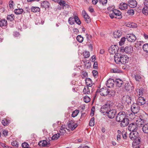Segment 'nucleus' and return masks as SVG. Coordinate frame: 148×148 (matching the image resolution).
Masks as SVG:
<instances>
[{"label": "nucleus", "instance_id": "f257e3e1", "mask_svg": "<svg viewBox=\"0 0 148 148\" xmlns=\"http://www.w3.org/2000/svg\"><path fill=\"white\" fill-rule=\"evenodd\" d=\"M139 134L137 131L131 132L130 134L129 137L131 139L134 140L132 143L133 146L139 145L140 143V139L139 137Z\"/></svg>", "mask_w": 148, "mask_h": 148}, {"label": "nucleus", "instance_id": "f03ea898", "mask_svg": "<svg viewBox=\"0 0 148 148\" xmlns=\"http://www.w3.org/2000/svg\"><path fill=\"white\" fill-rule=\"evenodd\" d=\"M126 113L123 111H121L118 113L116 116V120L118 122H120L121 120H123L126 118Z\"/></svg>", "mask_w": 148, "mask_h": 148}, {"label": "nucleus", "instance_id": "7ed1b4c3", "mask_svg": "<svg viewBox=\"0 0 148 148\" xmlns=\"http://www.w3.org/2000/svg\"><path fill=\"white\" fill-rule=\"evenodd\" d=\"M143 123V121L142 120L140 122H138V125H140V126H139L140 127L143 126L142 130L143 132L145 133L148 134V123H145L143 126V124L142 123Z\"/></svg>", "mask_w": 148, "mask_h": 148}, {"label": "nucleus", "instance_id": "20e7f679", "mask_svg": "<svg viewBox=\"0 0 148 148\" xmlns=\"http://www.w3.org/2000/svg\"><path fill=\"white\" fill-rule=\"evenodd\" d=\"M131 109L132 111L134 114H136L139 111L140 107L137 104L133 103L131 106Z\"/></svg>", "mask_w": 148, "mask_h": 148}, {"label": "nucleus", "instance_id": "39448f33", "mask_svg": "<svg viewBox=\"0 0 148 148\" xmlns=\"http://www.w3.org/2000/svg\"><path fill=\"white\" fill-rule=\"evenodd\" d=\"M69 128L73 130L77 126V125L74 122L71 120H69L68 123Z\"/></svg>", "mask_w": 148, "mask_h": 148}, {"label": "nucleus", "instance_id": "423d86ee", "mask_svg": "<svg viewBox=\"0 0 148 148\" xmlns=\"http://www.w3.org/2000/svg\"><path fill=\"white\" fill-rule=\"evenodd\" d=\"M138 128V126L136 124L133 123L130 124L128 127V130L132 132L136 131Z\"/></svg>", "mask_w": 148, "mask_h": 148}, {"label": "nucleus", "instance_id": "0eeeda50", "mask_svg": "<svg viewBox=\"0 0 148 148\" xmlns=\"http://www.w3.org/2000/svg\"><path fill=\"white\" fill-rule=\"evenodd\" d=\"M110 110V106L109 104H105L103 105L101 108L100 112L104 114L107 113L108 111Z\"/></svg>", "mask_w": 148, "mask_h": 148}, {"label": "nucleus", "instance_id": "6e6552de", "mask_svg": "<svg viewBox=\"0 0 148 148\" xmlns=\"http://www.w3.org/2000/svg\"><path fill=\"white\" fill-rule=\"evenodd\" d=\"M118 48L115 45H112L108 49L109 52L111 54L116 53L118 51Z\"/></svg>", "mask_w": 148, "mask_h": 148}, {"label": "nucleus", "instance_id": "1a4fd4ad", "mask_svg": "<svg viewBox=\"0 0 148 148\" xmlns=\"http://www.w3.org/2000/svg\"><path fill=\"white\" fill-rule=\"evenodd\" d=\"M100 95L104 96H107L109 95L110 92L108 91V89L106 87H104L101 89L99 92Z\"/></svg>", "mask_w": 148, "mask_h": 148}, {"label": "nucleus", "instance_id": "9d476101", "mask_svg": "<svg viewBox=\"0 0 148 148\" xmlns=\"http://www.w3.org/2000/svg\"><path fill=\"white\" fill-rule=\"evenodd\" d=\"M116 112V110L114 109L110 110L107 113L108 117L110 119H113L114 118L115 116Z\"/></svg>", "mask_w": 148, "mask_h": 148}, {"label": "nucleus", "instance_id": "9b49d317", "mask_svg": "<svg viewBox=\"0 0 148 148\" xmlns=\"http://www.w3.org/2000/svg\"><path fill=\"white\" fill-rule=\"evenodd\" d=\"M127 38L129 41L131 42L134 41L136 39V36L133 34H127Z\"/></svg>", "mask_w": 148, "mask_h": 148}, {"label": "nucleus", "instance_id": "f8f14e48", "mask_svg": "<svg viewBox=\"0 0 148 148\" xmlns=\"http://www.w3.org/2000/svg\"><path fill=\"white\" fill-rule=\"evenodd\" d=\"M145 99L142 97H139L136 100V103L138 105L141 106L145 103Z\"/></svg>", "mask_w": 148, "mask_h": 148}, {"label": "nucleus", "instance_id": "ddd939ff", "mask_svg": "<svg viewBox=\"0 0 148 148\" xmlns=\"http://www.w3.org/2000/svg\"><path fill=\"white\" fill-rule=\"evenodd\" d=\"M120 122V126L122 127H124L127 126L129 124V120L128 119L126 118L123 120H121Z\"/></svg>", "mask_w": 148, "mask_h": 148}, {"label": "nucleus", "instance_id": "4468645a", "mask_svg": "<svg viewBox=\"0 0 148 148\" xmlns=\"http://www.w3.org/2000/svg\"><path fill=\"white\" fill-rule=\"evenodd\" d=\"M128 6L131 8H134L137 5V1L135 0H130L128 2Z\"/></svg>", "mask_w": 148, "mask_h": 148}, {"label": "nucleus", "instance_id": "2eb2a0df", "mask_svg": "<svg viewBox=\"0 0 148 148\" xmlns=\"http://www.w3.org/2000/svg\"><path fill=\"white\" fill-rule=\"evenodd\" d=\"M121 59V63L122 64L127 63L129 60V58L126 55H122Z\"/></svg>", "mask_w": 148, "mask_h": 148}, {"label": "nucleus", "instance_id": "dca6fc26", "mask_svg": "<svg viewBox=\"0 0 148 148\" xmlns=\"http://www.w3.org/2000/svg\"><path fill=\"white\" fill-rule=\"evenodd\" d=\"M82 14L84 15V19L87 23H88L90 21V19L86 12L84 10L82 11Z\"/></svg>", "mask_w": 148, "mask_h": 148}, {"label": "nucleus", "instance_id": "f3484780", "mask_svg": "<svg viewBox=\"0 0 148 148\" xmlns=\"http://www.w3.org/2000/svg\"><path fill=\"white\" fill-rule=\"evenodd\" d=\"M114 80L112 79H109L107 81L106 85L109 88L112 87L114 86Z\"/></svg>", "mask_w": 148, "mask_h": 148}, {"label": "nucleus", "instance_id": "a211bd4d", "mask_svg": "<svg viewBox=\"0 0 148 148\" xmlns=\"http://www.w3.org/2000/svg\"><path fill=\"white\" fill-rule=\"evenodd\" d=\"M38 145L42 147H48L50 145L49 143H48L46 140H43L40 141L38 143Z\"/></svg>", "mask_w": 148, "mask_h": 148}, {"label": "nucleus", "instance_id": "6ab92c4d", "mask_svg": "<svg viewBox=\"0 0 148 148\" xmlns=\"http://www.w3.org/2000/svg\"><path fill=\"white\" fill-rule=\"evenodd\" d=\"M128 4L125 3H121L119 5V8L121 10H124L127 8Z\"/></svg>", "mask_w": 148, "mask_h": 148}, {"label": "nucleus", "instance_id": "aec40b11", "mask_svg": "<svg viewBox=\"0 0 148 148\" xmlns=\"http://www.w3.org/2000/svg\"><path fill=\"white\" fill-rule=\"evenodd\" d=\"M133 50V47L130 45L126 46L124 49V51L127 53H132Z\"/></svg>", "mask_w": 148, "mask_h": 148}, {"label": "nucleus", "instance_id": "412c9836", "mask_svg": "<svg viewBox=\"0 0 148 148\" xmlns=\"http://www.w3.org/2000/svg\"><path fill=\"white\" fill-rule=\"evenodd\" d=\"M7 22L6 20H1L0 21V27L2 28H5L7 26Z\"/></svg>", "mask_w": 148, "mask_h": 148}, {"label": "nucleus", "instance_id": "4be33fe9", "mask_svg": "<svg viewBox=\"0 0 148 148\" xmlns=\"http://www.w3.org/2000/svg\"><path fill=\"white\" fill-rule=\"evenodd\" d=\"M115 82L116 86L119 87H121L123 84V81L120 79H116Z\"/></svg>", "mask_w": 148, "mask_h": 148}, {"label": "nucleus", "instance_id": "5701e85b", "mask_svg": "<svg viewBox=\"0 0 148 148\" xmlns=\"http://www.w3.org/2000/svg\"><path fill=\"white\" fill-rule=\"evenodd\" d=\"M114 13L115 14V18L118 19L121 18L122 17L121 13L120 11L116 10H115Z\"/></svg>", "mask_w": 148, "mask_h": 148}, {"label": "nucleus", "instance_id": "b1692460", "mask_svg": "<svg viewBox=\"0 0 148 148\" xmlns=\"http://www.w3.org/2000/svg\"><path fill=\"white\" fill-rule=\"evenodd\" d=\"M125 88L126 90L129 91L133 90L134 87L132 86H131L129 84H125Z\"/></svg>", "mask_w": 148, "mask_h": 148}, {"label": "nucleus", "instance_id": "393cba45", "mask_svg": "<svg viewBox=\"0 0 148 148\" xmlns=\"http://www.w3.org/2000/svg\"><path fill=\"white\" fill-rule=\"evenodd\" d=\"M58 4L61 6V8L64 9V7L66 6L67 4L66 3V2L62 0H58Z\"/></svg>", "mask_w": 148, "mask_h": 148}, {"label": "nucleus", "instance_id": "a878e982", "mask_svg": "<svg viewBox=\"0 0 148 148\" xmlns=\"http://www.w3.org/2000/svg\"><path fill=\"white\" fill-rule=\"evenodd\" d=\"M65 125H62L60 127V135H63L66 133V129L65 128Z\"/></svg>", "mask_w": 148, "mask_h": 148}, {"label": "nucleus", "instance_id": "bb28decb", "mask_svg": "<svg viewBox=\"0 0 148 148\" xmlns=\"http://www.w3.org/2000/svg\"><path fill=\"white\" fill-rule=\"evenodd\" d=\"M123 100H125V101L128 103H130L132 99L131 97L127 95L123 97Z\"/></svg>", "mask_w": 148, "mask_h": 148}, {"label": "nucleus", "instance_id": "cd10ccee", "mask_svg": "<svg viewBox=\"0 0 148 148\" xmlns=\"http://www.w3.org/2000/svg\"><path fill=\"white\" fill-rule=\"evenodd\" d=\"M92 82L91 79L89 78H87L86 79V83L87 87H91L92 85Z\"/></svg>", "mask_w": 148, "mask_h": 148}, {"label": "nucleus", "instance_id": "c85d7f7f", "mask_svg": "<svg viewBox=\"0 0 148 148\" xmlns=\"http://www.w3.org/2000/svg\"><path fill=\"white\" fill-rule=\"evenodd\" d=\"M137 92V96L139 97L142 96L143 93V90L142 89H137L136 90Z\"/></svg>", "mask_w": 148, "mask_h": 148}, {"label": "nucleus", "instance_id": "c756f323", "mask_svg": "<svg viewBox=\"0 0 148 148\" xmlns=\"http://www.w3.org/2000/svg\"><path fill=\"white\" fill-rule=\"evenodd\" d=\"M49 3L48 1H45L42 2L41 3V6L43 8H45V9L46 8H49Z\"/></svg>", "mask_w": 148, "mask_h": 148}, {"label": "nucleus", "instance_id": "7c9ffc66", "mask_svg": "<svg viewBox=\"0 0 148 148\" xmlns=\"http://www.w3.org/2000/svg\"><path fill=\"white\" fill-rule=\"evenodd\" d=\"M121 35L120 31H115L113 33V36L115 38H119Z\"/></svg>", "mask_w": 148, "mask_h": 148}, {"label": "nucleus", "instance_id": "2f4dec72", "mask_svg": "<svg viewBox=\"0 0 148 148\" xmlns=\"http://www.w3.org/2000/svg\"><path fill=\"white\" fill-rule=\"evenodd\" d=\"M126 26L128 27L133 28H135L137 27V25L136 24L133 23H128L127 24Z\"/></svg>", "mask_w": 148, "mask_h": 148}, {"label": "nucleus", "instance_id": "473e14b6", "mask_svg": "<svg viewBox=\"0 0 148 148\" xmlns=\"http://www.w3.org/2000/svg\"><path fill=\"white\" fill-rule=\"evenodd\" d=\"M23 11V10L22 9H16L14 10L15 13L17 15L21 14Z\"/></svg>", "mask_w": 148, "mask_h": 148}, {"label": "nucleus", "instance_id": "72a5a7b5", "mask_svg": "<svg viewBox=\"0 0 148 148\" xmlns=\"http://www.w3.org/2000/svg\"><path fill=\"white\" fill-rule=\"evenodd\" d=\"M83 92L85 94H88L90 92V89L88 87H85L83 89Z\"/></svg>", "mask_w": 148, "mask_h": 148}, {"label": "nucleus", "instance_id": "f704fd0d", "mask_svg": "<svg viewBox=\"0 0 148 148\" xmlns=\"http://www.w3.org/2000/svg\"><path fill=\"white\" fill-rule=\"evenodd\" d=\"M31 9L32 11L34 12H39L40 11V8L38 7H32L31 8Z\"/></svg>", "mask_w": 148, "mask_h": 148}, {"label": "nucleus", "instance_id": "c9c22d12", "mask_svg": "<svg viewBox=\"0 0 148 148\" xmlns=\"http://www.w3.org/2000/svg\"><path fill=\"white\" fill-rule=\"evenodd\" d=\"M1 123L3 125L5 126L10 123V121L5 119L2 120Z\"/></svg>", "mask_w": 148, "mask_h": 148}, {"label": "nucleus", "instance_id": "e433bc0d", "mask_svg": "<svg viewBox=\"0 0 148 148\" xmlns=\"http://www.w3.org/2000/svg\"><path fill=\"white\" fill-rule=\"evenodd\" d=\"M143 14L146 15L148 14V7H145L143 9Z\"/></svg>", "mask_w": 148, "mask_h": 148}, {"label": "nucleus", "instance_id": "4c0bfd02", "mask_svg": "<svg viewBox=\"0 0 148 148\" xmlns=\"http://www.w3.org/2000/svg\"><path fill=\"white\" fill-rule=\"evenodd\" d=\"M74 19L75 22L77 23V24L80 25L81 24V22L78 17L77 16H75L74 17Z\"/></svg>", "mask_w": 148, "mask_h": 148}, {"label": "nucleus", "instance_id": "58836bf2", "mask_svg": "<svg viewBox=\"0 0 148 148\" xmlns=\"http://www.w3.org/2000/svg\"><path fill=\"white\" fill-rule=\"evenodd\" d=\"M76 39L79 42L81 43L83 40V38L80 35L77 36Z\"/></svg>", "mask_w": 148, "mask_h": 148}, {"label": "nucleus", "instance_id": "ea45409f", "mask_svg": "<svg viewBox=\"0 0 148 148\" xmlns=\"http://www.w3.org/2000/svg\"><path fill=\"white\" fill-rule=\"evenodd\" d=\"M61 135L60 134L58 133L53 135L52 137V140H55L57 139L60 137V135Z\"/></svg>", "mask_w": 148, "mask_h": 148}, {"label": "nucleus", "instance_id": "a19ab883", "mask_svg": "<svg viewBox=\"0 0 148 148\" xmlns=\"http://www.w3.org/2000/svg\"><path fill=\"white\" fill-rule=\"evenodd\" d=\"M143 50L146 52H148V43H146L143 46Z\"/></svg>", "mask_w": 148, "mask_h": 148}, {"label": "nucleus", "instance_id": "79ce46f5", "mask_svg": "<svg viewBox=\"0 0 148 148\" xmlns=\"http://www.w3.org/2000/svg\"><path fill=\"white\" fill-rule=\"evenodd\" d=\"M79 113V110H75L74 111L72 114V116L73 117H75Z\"/></svg>", "mask_w": 148, "mask_h": 148}, {"label": "nucleus", "instance_id": "37998d69", "mask_svg": "<svg viewBox=\"0 0 148 148\" xmlns=\"http://www.w3.org/2000/svg\"><path fill=\"white\" fill-rule=\"evenodd\" d=\"M84 100L85 103H87L90 101V99L88 96L86 95L84 97Z\"/></svg>", "mask_w": 148, "mask_h": 148}, {"label": "nucleus", "instance_id": "c03bdc74", "mask_svg": "<svg viewBox=\"0 0 148 148\" xmlns=\"http://www.w3.org/2000/svg\"><path fill=\"white\" fill-rule=\"evenodd\" d=\"M14 18V15L13 14L8 15L7 17V19L11 21H13Z\"/></svg>", "mask_w": 148, "mask_h": 148}, {"label": "nucleus", "instance_id": "a18cd8bd", "mask_svg": "<svg viewBox=\"0 0 148 148\" xmlns=\"http://www.w3.org/2000/svg\"><path fill=\"white\" fill-rule=\"evenodd\" d=\"M94 125V117L92 118L90 121L89 125L90 126H92Z\"/></svg>", "mask_w": 148, "mask_h": 148}, {"label": "nucleus", "instance_id": "49530a36", "mask_svg": "<svg viewBox=\"0 0 148 148\" xmlns=\"http://www.w3.org/2000/svg\"><path fill=\"white\" fill-rule=\"evenodd\" d=\"M74 18L72 17H70L69 18L68 22L71 25L74 24Z\"/></svg>", "mask_w": 148, "mask_h": 148}, {"label": "nucleus", "instance_id": "de8ad7c7", "mask_svg": "<svg viewBox=\"0 0 148 148\" xmlns=\"http://www.w3.org/2000/svg\"><path fill=\"white\" fill-rule=\"evenodd\" d=\"M22 146L23 148H30L29 147V144L26 142L23 143L22 144Z\"/></svg>", "mask_w": 148, "mask_h": 148}, {"label": "nucleus", "instance_id": "09e8293b", "mask_svg": "<svg viewBox=\"0 0 148 148\" xmlns=\"http://www.w3.org/2000/svg\"><path fill=\"white\" fill-rule=\"evenodd\" d=\"M111 71L113 73H119L121 72V71L118 68H116L112 69Z\"/></svg>", "mask_w": 148, "mask_h": 148}, {"label": "nucleus", "instance_id": "8fccbe9b", "mask_svg": "<svg viewBox=\"0 0 148 148\" xmlns=\"http://www.w3.org/2000/svg\"><path fill=\"white\" fill-rule=\"evenodd\" d=\"M135 78L136 81L138 82H140L141 80V77L140 75H135Z\"/></svg>", "mask_w": 148, "mask_h": 148}, {"label": "nucleus", "instance_id": "3c124183", "mask_svg": "<svg viewBox=\"0 0 148 148\" xmlns=\"http://www.w3.org/2000/svg\"><path fill=\"white\" fill-rule=\"evenodd\" d=\"M125 39L124 37L122 38H121L120 41L119 42V44L120 46H121L124 44Z\"/></svg>", "mask_w": 148, "mask_h": 148}, {"label": "nucleus", "instance_id": "603ef678", "mask_svg": "<svg viewBox=\"0 0 148 148\" xmlns=\"http://www.w3.org/2000/svg\"><path fill=\"white\" fill-rule=\"evenodd\" d=\"M127 13L131 15H133L134 14V11L133 9L129 10L127 11Z\"/></svg>", "mask_w": 148, "mask_h": 148}, {"label": "nucleus", "instance_id": "864d4df0", "mask_svg": "<svg viewBox=\"0 0 148 148\" xmlns=\"http://www.w3.org/2000/svg\"><path fill=\"white\" fill-rule=\"evenodd\" d=\"M99 2L102 4L103 5H104L107 3V0H99Z\"/></svg>", "mask_w": 148, "mask_h": 148}, {"label": "nucleus", "instance_id": "5fc2aeb1", "mask_svg": "<svg viewBox=\"0 0 148 148\" xmlns=\"http://www.w3.org/2000/svg\"><path fill=\"white\" fill-rule=\"evenodd\" d=\"M84 56L85 58H88L90 56V54L87 51H85L84 53Z\"/></svg>", "mask_w": 148, "mask_h": 148}, {"label": "nucleus", "instance_id": "6e6d98bb", "mask_svg": "<svg viewBox=\"0 0 148 148\" xmlns=\"http://www.w3.org/2000/svg\"><path fill=\"white\" fill-rule=\"evenodd\" d=\"M9 5L10 8L13 9L14 3L13 1H11L9 2Z\"/></svg>", "mask_w": 148, "mask_h": 148}, {"label": "nucleus", "instance_id": "4d7b16f0", "mask_svg": "<svg viewBox=\"0 0 148 148\" xmlns=\"http://www.w3.org/2000/svg\"><path fill=\"white\" fill-rule=\"evenodd\" d=\"M114 12V10L113 12H112V13H110L109 14V16L110 17L112 18H115V14Z\"/></svg>", "mask_w": 148, "mask_h": 148}, {"label": "nucleus", "instance_id": "13d9d810", "mask_svg": "<svg viewBox=\"0 0 148 148\" xmlns=\"http://www.w3.org/2000/svg\"><path fill=\"white\" fill-rule=\"evenodd\" d=\"M114 7L113 6H112L109 7L108 8V10L110 11L113 12L115 10L114 9Z\"/></svg>", "mask_w": 148, "mask_h": 148}, {"label": "nucleus", "instance_id": "bf43d9fd", "mask_svg": "<svg viewBox=\"0 0 148 148\" xmlns=\"http://www.w3.org/2000/svg\"><path fill=\"white\" fill-rule=\"evenodd\" d=\"M12 145L13 146L16 147H18V145L17 141H14L12 143Z\"/></svg>", "mask_w": 148, "mask_h": 148}, {"label": "nucleus", "instance_id": "052dcab7", "mask_svg": "<svg viewBox=\"0 0 148 148\" xmlns=\"http://www.w3.org/2000/svg\"><path fill=\"white\" fill-rule=\"evenodd\" d=\"M114 58V60L115 62L117 64H119V62H121V59L119 58Z\"/></svg>", "mask_w": 148, "mask_h": 148}, {"label": "nucleus", "instance_id": "680f3d73", "mask_svg": "<svg viewBox=\"0 0 148 148\" xmlns=\"http://www.w3.org/2000/svg\"><path fill=\"white\" fill-rule=\"evenodd\" d=\"M121 55L120 54H119V53H118L116 54L115 55L114 58H121Z\"/></svg>", "mask_w": 148, "mask_h": 148}, {"label": "nucleus", "instance_id": "e2e57ef3", "mask_svg": "<svg viewBox=\"0 0 148 148\" xmlns=\"http://www.w3.org/2000/svg\"><path fill=\"white\" fill-rule=\"evenodd\" d=\"M8 132L7 131L4 130L3 132L2 135L3 136H7L8 135Z\"/></svg>", "mask_w": 148, "mask_h": 148}, {"label": "nucleus", "instance_id": "0e129e2a", "mask_svg": "<svg viewBox=\"0 0 148 148\" xmlns=\"http://www.w3.org/2000/svg\"><path fill=\"white\" fill-rule=\"evenodd\" d=\"M93 75L94 76L97 75L98 74V72L96 70H93L92 71Z\"/></svg>", "mask_w": 148, "mask_h": 148}, {"label": "nucleus", "instance_id": "69168bd1", "mask_svg": "<svg viewBox=\"0 0 148 148\" xmlns=\"http://www.w3.org/2000/svg\"><path fill=\"white\" fill-rule=\"evenodd\" d=\"M98 64L97 62H94L93 65V67L95 69H97V67Z\"/></svg>", "mask_w": 148, "mask_h": 148}, {"label": "nucleus", "instance_id": "338daca9", "mask_svg": "<svg viewBox=\"0 0 148 148\" xmlns=\"http://www.w3.org/2000/svg\"><path fill=\"white\" fill-rule=\"evenodd\" d=\"M144 3L145 6L148 7V0H145Z\"/></svg>", "mask_w": 148, "mask_h": 148}, {"label": "nucleus", "instance_id": "774afa93", "mask_svg": "<svg viewBox=\"0 0 148 148\" xmlns=\"http://www.w3.org/2000/svg\"><path fill=\"white\" fill-rule=\"evenodd\" d=\"M98 2V0H92V4L94 5H96Z\"/></svg>", "mask_w": 148, "mask_h": 148}]
</instances>
